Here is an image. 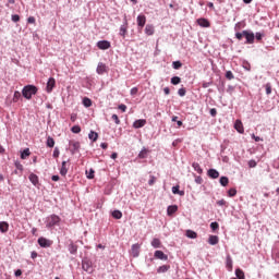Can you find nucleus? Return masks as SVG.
Wrapping results in <instances>:
<instances>
[{
  "label": "nucleus",
  "instance_id": "f257e3e1",
  "mask_svg": "<svg viewBox=\"0 0 279 279\" xmlns=\"http://www.w3.org/2000/svg\"><path fill=\"white\" fill-rule=\"evenodd\" d=\"M36 93H38V87H36L35 85H26L22 89V95L24 99H32V97H34Z\"/></svg>",
  "mask_w": 279,
  "mask_h": 279
},
{
  "label": "nucleus",
  "instance_id": "f03ea898",
  "mask_svg": "<svg viewBox=\"0 0 279 279\" xmlns=\"http://www.w3.org/2000/svg\"><path fill=\"white\" fill-rule=\"evenodd\" d=\"M60 221L61 219L59 218V216L56 214H52L46 218V221H45L46 228H48V230H53L54 226H60Z\"/></svg>",
  "mask_w": 279,
  "mask_h": 279
},
{
  "label": "nucleus",
  "instance_id": "7ed1b4c3",
  "mask_svg": "<svg viewBox=\"0 0 279 279\" xmlns=\"http://www.w3.org/2000/svg\"><path fill=\"white\" fill-rule=\"evenodd\" d=\"M82 269H83V271H86V274H93V271H94L93 260L85 257L82 260Z\"/></svg>",
  "mask_w": 279,
  "mask_h": 279
},
{
  "label": "nucleus",
  "instance_id": "20e7f679",
  "mask_svg": "<svg viewBox=\"0 0 279 279\" xmlns=\"http://www.w3.org/2000/svg\"><path fill=\"white\" fill-rule=\"evenodd\" d=\"M37 243L39 246L44 248L51 247V245H53V241L44 236L38 238Z\"/></svg>",
  "mask_w": 279,
  "mask_h": 279
},
{
  "label": "nucleus",
  "instance_id": "39448f33",
  "mask_svg": "<svg viewBox=\"0 0 279 279\" xmlns=\"http://www.w3.org/2000/svg\"><path fill=\"white\" fill-rule=\"evenodd\" d=\"M243 34H244V38H245V44L246 45H254V38H255V35L252 31H243Z\"/></svg>",
  "mask_w": 279,
  "mask_h": 279
},
{
  "label": "nucleus",
  "instance_id": "423d86ee",
  "mask_svg": "<svg viewBox=\"0 0 279 279\" xmlns=\"http://www.w3.org/2000/svg\"><path fill=\"white\" fill-rule=\"evenodd\" d=\"M28 180L33 184V186H36V189H40V180L35 173H31L28 175Z\"/></svg>",
  "mask_w": 279,
  "mask_h": 279
},
{
  "label": "nucleus",
  "instance_id": "0eeeda50",
  "mask_svg": "<svg viewBox=\"0 0 279 279\" xmlns=\"http://www.w3.org/2000/svg\"><path fill=\"white\" fill-rule=\"evenodd\" d=\"M69 145H70V151L72 156H74V154H77V151H80V142L70 141Z\"/></svg>",
  "mask_w": 279,
  "mask_h": 279
},
{
  "label": "nucleus",
  "instance_id": "6e6552de",
  "mask_svg": "<svg viewBox=\"0 0 279 279\" xmlns=\"http://www.w3.org/2000/svg\"><path fill=\"white\" fill-rule=\"evenodd\" d=\"M131 252H132L133 258H138L140 254H141V244H138V243L133 244L131 247Z\"/></svg>",
  "mask_w": 279,
  "mask_h": 279
},
{
  "label": "nucleus",
  "instance_id": "1a4fd4ad",
  "mask_svg": "<svg viewBox=\"0 0 279 279\" xmlns=\"http://www.w3.org/2000/svg\"><path fill=\"white\" fill-rule=\"evenodd\" d=\"M98 49H101L102 51H106L107 49H110L111 45L108 40H99L97 43Z\"/></svg>",
  "mask_w": 279,
  "mask_h": 279
},
{
  "label": "nucleus",
  "instance_id": "9d476101",
  "mask_svg": "<svg viewBox=\"0 0 279 279\" xmlns=\"http://www.w3.org/2000/svg\"><path fill=\"white\" fill-rule=\"evenodd\" d=\"M53 88H56V78L50 77L46 85L47 93H52Z\"/></svg>",
  "mask_w": 279,
  "mask_h": 279
},
{
  "label": "nucleus",
  "instance_id": "9b49d317",
  "mask_svg": "<svg viewBox=\"0 0 279 279\" xmlns=\"http://www.w3.org/2000/svg\"><path fill=\"white\" fill-rule=\"evenodd\" d=\"M154 257L158 260H169V256L162 251H155Z\"/></svg>",
  "mask_w": 279,
  "mask_h": 279
},
{
  "label": "nucleus",
  "instance_id": "f8f14e48",
  "mask_svg": "<svg viewBox=\"0 0 279 279\" xmlns=\"http://www.w3.org/2000/svg\"><path fill=\"white\" fill-rule=\"evenodd\" d=\"M146 123H147V120L145 119L135 120L133 123V128L135 130H141V128H145Z\"/></svg>",
  "mask_w": 279,
  "mask_h": 279
},
{
  "label": "nucleus",
  "instance_id": "ddd939ff",
  "mask_svg": "<svg viewBox=\"0 0 279 279\" xmlns=\"http://www.w3.org/2000/svg\"><path fill=\"white\" fill-rule=\"evenodd\" d=\"M207 175L211 180H217V178H219V171H217V169L215 168H210L209 170H207Z\"/></svg>",
  "mask_w": 279,
  "mask_h": 279
},
{
  "label": "nucleus",
  "instance_id": "4468645a",
  "mask_svg": "<svg viewBox=\"0 0 279 279\" xmlns=\"http://www.w3.org/2000/svg\"><path fill=\"white\" fill-rule=\"evenodd\" d=\"M147 23V17L143 14L137 15V25L143 28L145 27V24Z\"/></svg>",
  "mask_w": 279,
  "mask_h": 279
},
{
  "label": "nucleus",
  "instance_id": "2eb2a0df",
  "mask_svg": "<svg viewBox=\"0 0 279 279\" xmlns=\"http://www.w3.org/2000/svg\"><path fill=\"white\" fill-rule=\"evenodd\" d=\"M120 36H122V38H125V34H128V20L124 19V24H122L120 26Z\"/></svg>",
  "mask_w": 279,
  "mask_h": 279
},
{
  "label": "nucleus",
  "instance_id": "dca6fc26",
  "mask_svg": "<svg viewBox=\"0 0 279 279\" xmlns=\"http://www.w3.org/2000/svg\"><path fill=\"white\" fill-rule=\"evenodd\" d=\"M68 252L70 254H72L73 256H75V254H77V245L73 242H71L69 245H68Z\"/></svg>",
  "mask_w": 279,
  "mask_h": 279
},
{
  "label": "nucleus",
  "instance_id": "f3484780",
  "mask_svg": "<svg viewBox=\"0 0 279 279\" xmlns=\"http://www.w3.org/2000/svg\"><path fill=\"white\" fill-rule=\"evenodd\" d=\"M10 230V223H8L7 221H1L0 222V232L2 234H5V232H8Z\"/></svg>",
  "mask_w": 279,
  "mask_h": 279
},
{
  "label": "nucleus",
  "instance_id": "a211bd4d",
  "mask_svg": "<svg viewBox=\"0 0 279 279\" xmlns=\"http://www.w3.org/2000/svg\"><path fill=\"white\" fill-rule=\"evenodd\" d=\"M178 213V205H170L167 208V215L168 217H171V215H175Z\"/></svg>",
  "mask_w": 279,
  "mask_h": 279
},
{
  "label": "nucleus",
  "instance_id": "6ab92c4d",
  "mask_svg": "<svg viewBox=\"0 0 279 279\" xmlns=\"http://www.w3.org/2000/svg\"><path fill=\"white\" fill-rule=\"evenodd\" d=\"M151 247L155 250H158L162 246V242H160V239L154 238L153 241L150 242Z\"/></svg>",
  "mask_w": 279,
  "mask_h": 279
},
{
  "label": "nucleus",
  "instance_id": "aec40b11",
  "mask_svg": "<svg viewBox=\"0 0 279 279\" xmlns=\"http://www.w3.org/2000/svg\"><path fill=\"white\" fill-rule=\"evenodd\" d=\"M98 75H104L106 73V65L102 62H99L96 69Z\"/></svg>",
  "mask_w": 279,
  "mask_h": 279
},
{
  "label": "nucleus",
  "instance_id": "412c9836",
  "mask_svg": "<svg viewBox=\"0 0 279 279\" xmlns=\"http://www.w3.org/2000/svg\"><path fill=\"white\" fill-rule=\"evenodd\" d=\"M154 25L151 24H147L146 27H145V34L146 36H154Z\"/></svg>",
  "mask_w": 279,
  "mask_h": 279
},
{
  "label": "nucleus",
  "instance_id": "4be33fe9",
  "mask_svg": "<svg viewBox=\"0 0 279 279\" xmlns=\"http://www.w3.org/2000/svg\"><path fill=\"white\" fill-rule=\"evenodd\" d=\"M197 23L199 27H210V22H208L206 19H198Z\"/></svg>",
  "mask_w": 279,
  "mask_h": 279
},
{
  "label": "nucleus",
  "instance_id": "5701e85b",
  "mask_svg": "<svg viewBox=\"0 0 279 279\" xmlns=\"http://www.w3.org/2000/svg\"><path fill=\"white\" fill-rule=\"evenodd\" d=\"M192 167H193L194 171H196V173H198L199 175H202V173H204V169H202V166H199L198 162H193Z\"/></svg>",
  "mask_w": 279,
  "mask_h": 279
},
{
  "label": "nucleus",
  "instance_id": "b1692460",
  "mask_svg": "<svg viewBox=\"0 0 279 279\" xmlns=\"http://www.w3.org/2000/svg\"><path fill=\"white\" fill-rule=\"evenodd\" d=\"M172 193L173 195H180L181 197H184V191H180V185L172 186Z\"/></svg>",
  "mask_w": 279,
  "mask_h": 279
},
{
  "label": "nucleus",
  "instance_id": "393cba45",
  "mask_svg": "<svg viewBox=\"0 0 279 279\" xmlns=\"http://www.w3.org/2000/svg\"><path fill=\"white\" fill-rule=\"evenodd\" d=\"M209 245H217L219 243V236L217 235H210L208 239Z\"/></svg>",
  "mask_w": 279,
  "mask_h": 279
},
{
  "label": "nucleus",
  "instance_id": "a878e982",
  "mask_svg": "<svg viewBox=\"0 0 279 279\" xmlns=\"http://www.w3.org/2000/svg\"><path fill=\"white\" fill-rule=\"evenodd\" d=\"M88 138H89V141L95 143L97 141V138H99V134H97V132H95V131H90L88 134Z\"/></svg>",
  "mask_w": 279,
  "mask_h": 279
},
{
  "label": "nucleus",
  "instance_id": "bb28decb",
  "mask_svg": "<svg viewBox=\"0 0 279 279\" xmlns=\"http://www.w3.org/2000/svg\"><path fill=\"white\" fill-rule=\"evenodd\" d=\"M226 267L228 271H232V257L230 255H228L226 258Z\"/></svg>",
  "mask_w": 279,
  "mask_h": 279
},
{
  "label": "nucleus",
  "instance_id": "cd10ccee",
  "mask_svg": "<svg viewBox=\"0 0 279 279\" xmlns=\"http://www.w3.org/2000/svg\"><path fill=\"white\" fill-rule=\"evenodd\" d=\"M168 269H171V267L167 265H162L157 268V274H167Z\"/></svg>",
  "mask_w": 279,
  "mask_h": 279
},
{
  "label": "nucleus",
  "instance_id": "c85d7f7f",
  "mask_svg": "<svg viewBox=\"0 0 279 279\" xmlns=\"http://www.w3.org/2000/svg\"><path fill=\"white\" fill-rule=\"evenodd\" d=\"M83 106L85 108H90V106H93V100H90L88 97L83 98Z\"/></svg>",
  "mask_w": 279,
  "mask_h": 279
},
{
  "label": "nucleus",
  "instance_id": "c756f323",
  "mask_svg": "<svg viewBox=\"0 0 279 279\" xmlns=\"http://www.w3.org/2000/svg\"><path fill=\"white\" fill-rule=\"evenodd\" d=\"M235 276L238 279H245V272L241 268L235 269Z\"/></svg>",
  "mask_w": 279,
  "mask_h": 279
},
{
  "label": "nucleus",
  "instance_id": "7c9ffc66",
  "mask_svg": "<svg viewBox=\"0 0 279 279\" xmlns=\"http://www.w3.org/2000/svg\"><path fill=\"white\" fill-rule=\"evenodd\" d=\"M112 217L113 219H121V217H123V213H121L119 209H116L112 211Z\"/></svg>",
  "mask_w": 279,
  "mask_h": 279
},
{
  "label": "nucleus",
  "instance_id": "2f4dec72",
  "mask_svg": "<svg viewBox=\"0 0 279 279\" xmlns=\"http://www.w3.org/2000/svg\"><path fill=\"white\" fill-rule=\"evenodd\" d=\"M32 153L29 151V148H25L22 153H21V159L25 160Z\"/></svg>",
  "mask_w": 279,
  "mask_h": 279
},
{
  "label": "nucleus",
  "instance_id": "473e14b6",
  "mask_svg": "<svg viewBox=\"0 0 279 279\" xmlns=\"http://www.w3.org/2000/svg\"><path fill=\"white\" fill-rule=\"evenodd\" d=\"M186 236H187V239H197V233L193 230H187Z\"/></svg>",
  "mask_w": 279,
  "mask_h": 279
},
{
  "label": "nucleus",
  "instance_id": "72a5a7b5",
  "mask_svg": "<svg viewBox=\"0 0 279 279\" xmlns=\"http://www.w3.org/2000/svg\"><path fill=\"white\" fill-rule=\"evenodd\" d=\"M46 145H47V147H54L56 141L53 140V137L48 136Z\"/></svg>",
  "mask_w": 279,
  "mask_h": 279
},
{
  "label": "nucleus",
  "instance_id": "f704fd0d",
  "mask_svg": "<svg viewBox=\"0 0 279 279\" xmlns=\"http://www.w3.org/2000/svg\"><path fill=\"white\" fill-rule=\"evenodd\" d=\"M229 182H230V179H228V177H221L220 178L221 186H228Z\"/></svg>",
  "mask_w": 279,
  "mask_h": 279
},
{
  "label": "nucleus",
  "instance_id": "c9c22d12",
  "mask_svg": "<svg viewBox=\"0 0 279 279\" xmlns=\"http://www.w3.org/2000/svg\"><path fill=\"white\" fill-rule=\"evenodd\" d=\"M138 158H141V159L147 158V148L144 147V148L138 153Z\"/></svg>",
  "mask_w": 279,
  "mask_h": 279
},
{
  "label": "nucleus",
  "instance_id": "e433bc0d",
  "mask_svg": "<svg viewBox=\"0 0 279 279\" xmlns=\"http://www.w3.org/2000/svg\"><path fill=\"white\" fill-rule=\"evenodd\" d=\"M180 82H182V78H180V76H173L171 78V84H173V86H178V84H180Z\"/></svg>",
  "mask_w": 279,
  "mask_h": 279
},
{
  "label": "nucleus",
  "instance_id": "4c0bfd02",
  "mask_svg": "<svg viewBox=\"0 0 279 279\" xmlns=\"http://www.w3.org/2000/svg\"><path fill=\"white\" fill-rule=\"evenodd\" d=\"M172 69H174L175 71H178L179 69H182V62L181 61H174L172 63Z\"/></svg>",
  "mask_w": 279,
  "mask_h": 279
},
{
  "label": "nucleus",
  "instance_id": "58836bf2",
  "mask_svg": "<svg viewBox=\"0 0 279 279\" xmlns=\"http://www.w3.org/2000/svg\"><path fill=\"white\" fill-rule=\"evenodd\" d=\"M86 177L88 180H93L95 178V170L89 169V171H86Z\"/></svg>",
  "mask_w": 279,
  "mask_h": 279
},
{
  "label": "nucleus",
  "instance_id": "ea45409f",
  "mask_svg": "<svg viewBox=\"0 0 279 279\" xmlns=\"http://www.w3.org/2000/svg\"><path fill=\"white\" fill-rule=\"evenodd\" d=\"M71 132H73V134H80V132H82V128H80V125H74L72 126Z\"/></svg>",
  "mask_w": 279,
  "mask_h": 279
},
{
  "label": "nucleus",
  "instance_id": "a19ab883",
  "mask_svg": "<svg viewBox=\"0 0 279 279\" xmlns=\"http://www.w3.org/2000/svg\"><path fill=\"white\" fill-rule=\"evenodd\" d=\"M235 195H236V189L231 187V189L228 191V196H229V197H234Z\"/></svg>",
  "mask_w": 279,
  "mask_h": 279
},
{
  "label": "nucleus",
  "instance_id": "79ce46f5",
  "mask_svg": "<svg viewBox=\"0 0 279 279\" xmlns=\"http://www.w3.org/2000/svg\"><path fill=\"white\" fill-rule=\"evenodd\" d=\"M225 77L227 80H234V74L232 73V71H227Z\"/></svg>",
  "mask_w": 279,
  "mask_h": 279
},
{
  "label": "nucleus",
  "instance_id": "37998d69",
  "mask_svg": "<svg viewBox=\"0 0 279 279\" xmlns=\"http://www.w3.org/2000/svg\"><path fill=\"white\" fill-rule=\"evenodd\" d=\"M210 229L215 232V230H219V222L214 221L210 223Z\"/></svg>",
  "mask_w": 279,
  "mask_h": 279
},
{
  "label": "nucleus",
  "instance_id": "c03bdc74",
  "mask_svg": "<svg viewBox=\"0 0 279 279\" xmlns=\"http://www.w3.org/2000/svg\"><path fill=\"white\" fill-rule=\"evenodd\" d=\"M111 119H112V121H114L116 125H120L121 124V120H119V116L112 114Z\"/></svg>",
  "mask_w": 279,
  "mask_h": 279
},
{
  "label": "nucleus",
  "instance_id": "a18cd8bd",
  "mask_svg": "<svg viewBox=\"0 0 279 279\" xmlns=\"http://www.w3.org/2000/svg\"><path fill=\"white\" fill-rule=\"evenodd\" d=\"M66 173H69V169H66V166H61L60 175H66Z\"/></svg>",
  "mask_w": 279,
  "mask_h": 279
},
{
  "label": "nucleus",
  "instance_id": "49530a36",
  "mask_svg": "<svg viewBox=\"0 0 279 279\" xmlns=\"http://www.w3.org/2000/svg\"><path fill=\"white\" fill-rule=\"evenodd\" d=\"M179 97H184L186 95V88L182 87L178 90Z\"/></svg>",
  "mask_w": 279,
  "mask_h": 279
},
{
  "label": "nucleus",
  "instance_id": "de8ad7c7",
  "mask_svg": "<svg viewBox=\"0 0 279 279\" xmlns=\"http://www.w3.org/2000/svg\"><path fill=\"white\" fill-rule=\"evenodd\" d=\"M11 21H13V23H19V21H21V16H19V14H13L11 16Z\"/></svg>",
  "mask_w": 279,
  "mask_h": 279
},
{
  "label": "nucleus",
  "instance_id": "09e8293b",
  "mask_svg": "<svg viewBox=\"0 0 279 279\" xmlns=\"http://www.w3.org/2000/svg\"><path fill=\"white\" fill-rule=\"evenodd\" d=\"M195 183L196 184H203L204 183V179L201 175H195Z\"/></svg>",
  "mask_w": 279,
  "mask_h": 279
},
{
  "label": "nucleus",
  "instance_id": "8fccbe9b",
  "mask_svg": "<svg viewBox=\"0 0 279 279\" xmlns=\"http://www.w3.org/2000/svg\"><path fill=\"white\" fill-rule=\"evenodd\" d=\"M265 36V34H263V33H260V32H257L256 34H255V38H256V40H263V37Z\"/></svg>",
  "mask_w": 279,
  "mask_h": 279
},
{
  "label": "nucleus",
  "instance_id": "3c124183",
  "mask_svg": "<svg viewBox=\"0 0 279 279\" xmlns=\"http://www.w3.org/2000/svg\"><path fill=\"white\" fill-rule=\"evenodd\" d=\"M17 99H21V92H14L13 101H16Z\"/></svg>",
  "mask_w": 279,
  "mask_h": 279
},
{
  "label": "nucleus",
  "instance_id": "603ef678",
  "mask_svg": "<svg viewBox=\"0 0 279 279\" xmlns=\"http://www.w3.org/2000/svg\"><path fill=\"white\" fill-rule=\"evenodd\" d=\"M256 160H254V159H251L250 161H248V167L251 168V169H254L255 167H256Z\"/></svg>",
  "mask_w": 279,
  "mask_h": 279
},
{
  "label": "nucleus",
  "instance_id": "864d4df0",
  "mask_svg": "<svg viewBox=\"0 0 279 279\" xmlns=\"http://www.w3.org/2000/svg\"><path fill=\"white\" fill-rule=\"evenodd\" d=\"M235 38H236L238 40H243V38H244L243 31H242V33H235Z\"/></svg>",
  "mask_w": 279,
  "mask_h": 279
},
{
  "label": "nucleus",
  "instance_id": "5fc2aeb1",
  "mask_svg": "<svg viewBox=\"0 0 279 279\" xmlns=\"http://www.w3.org/2000/svg\"><path fill=\"white\" fill-rule=\"evenodd\" d=\"M137 94H138V87L131 88L130 95L134 96V95H137Z\"/></svg>",
  "mask_w": 279,
  "mask_h": 279
},
{
  "label": "nucleus",
  "instance_id": "6e6d98bb",
  "mask_svg": "<svg viewBox=\"0 0 279 279\" xmlns=\"http://www.w3.org/2000/svg\"><path fill=\"white\" fill-rule=\"evenodd\" d=\"M209 114H210V117H217V109L216 108H211L209 110Z\"/></svg>",
  "mask_w": 279,
  "mask_h": 279
},
{
  "label": "nucleus",
  "instance_id": "4d7b16f0",
  "mask_svg": "<svg viewBox=\"0 0 279 279\" xmlns=\"http://www.w3.org/2000/svg\"><path fill=\"white\" fill-rule=\"evenodd\" d=\"M52 156L53 158H58L60 156V149L54 148Z\"/></svg>",
  "mask_w": 279,
  "mask_h": 279
},
{
  "label": "nucleus",
  "instance_id": "13d9d810",
  "mask_svg": "<svg viewBox=\"0 0 279 279\" xmlns=\"http://www.w3.org/2000/svg\"><path fill=\"white\" fill-rule=\"evenodd\" d=\"M14 276H15L16 278H19L20 276H23V270H21V269L15 270V271H14Z\"/></svg>",
  "mask_w": 279,
  "mask_h": 279
},
{
  "label": "nucleus",
  "instance_id": "bf43d9fd",
  "mask_svg": "<svg viewBox=\"0 0 279 279\" xmlns=\"http://www.w3.org/2000/svg\"><path fill=\"white\" fill-rule=\"evenodd\" d=\"M209 86H213V82H204L203 88H209Z\"/></svg>",
  "mask_w": 279,
  "mask_h": 279
},
{
  "label": "nucleus",
  "instance_id": "052dcab7",
  "mask_svg": "<svg viewBox=\"0 0 279 279\" xmlns=\"http://www.w3.org/2000/svg\"><path fill=\"white\" fill-rule=\"evenodd\" d=\"M266 95H271V85H266Z\"/></svg>",
  "mask_w": 279,
  "mask_h": 279
},
{
  "label": "nucleus",
  "instance_id": "680f3d73",
  "mask_svg": "<svg viewBox=\"0 0 279 279\" xmlns=\"http://www.w3.org/2000/svg\"><path fill=\"white\" fill-rule=\"evenodd\" d=\"M27 23H29V24L36 23V17L29 16V17L27 19Z\"/></svg>",
  "mask_w": 279,
  "mask_h": 279
},
{
  "label": "nucleus",
  "instance_id": "e2e57ef3",
  "mask_svg": "<svg viewBox=\"0 0 279 279\" xmlns=\"http://www.w3.org/2000/svg\"><path fill=\"white\" fill-rule=\"evenodd\" d=\"M15 167L19 169V171H23V165H21V162L16 161Z\"/></svg>",
  "mask_w": 279,
  "mask_h": 279
},
{
  "label": "nucleus",
  "instance_id": "0e129e2a",
  "mask_svg": "<svg viewBox=\"0 0 279 279\" xmlns=\"http://www.w3.org/2000/svg\"><path fill=\"white\" fill-rule=\"evenodd\" d=\"M227 93H230V94L234 93V86L228 85Z\"/></svg>",
  "mask_w": 279,
  "mask_h": 279
},
{
  "label": "nucleus",
  "instance_id": "69168bd1",
  "mask_svg": "<svg viewBox=\"0 0 279 279\" xmlns=\"http://www.w3.org/2000/svg\"><path fill=\"white\" fill-rule=\"evenodd\" d=\"M51 180H52V182H58V181L60 180V175L53 174V175L51 177Z\"/></svg>",
  "mask_w": 279,
  "mask_h": 279
},
{
  "label": "nucleus",
  "instance_id": "338daca9",
  "mask_svg": "<svg viewBox=\"0 0 279 279\" xmlns=\"http://www.w3.org/2000/svg\"><path fill=\"white\" fill-rule=\"evenodd\" d=\"M119 110H121L122 112H125V110H128V106L119 105Z\"/></svg>",
  "mask_w": 279,
  "mask_h": 279
},
{
  "label": "nucleus",
  "instance_id": "774afa93",
  "mask_svg": "<svg viewBox=\"0 0 279 279\" xmlns=\"http://www.w3.org/2000/svg\"><path fill=\"white\" fill-rule=\"evenodd\" d=\"M218 206H226V201L225 199H220L217 202Z\"/></svg>",
  "mask_w": 279,
  "mask_h": 279
}]
</instances>
